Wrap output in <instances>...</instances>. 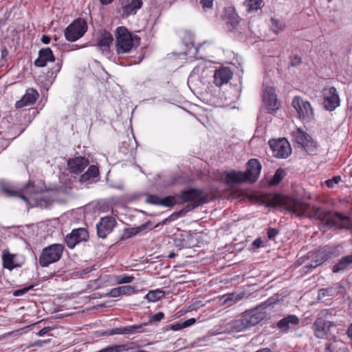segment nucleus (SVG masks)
<instances>
[{
	"instance_id": "1",
	"label": "nucleus",
	"mask_w": 352,
	"mask_h": 352,
	"mask_svg": "<svg viewBox=\"0 0 352 352\" xmlns=\"http://www.w3.org/2000/svg\"><path fill=\"white\" fill-rule=\"evenodd\" d=\"M261 164L256 159H252L248 162L247 170L244 172L231 170L225 173V182L227 184L250 182L253 183L258 179Z\"/></svg>"
},
{
	"instance_id": "2",
	"label": "nucleus",
	"mask_w": 352,
	"mask_h": 352,
	"mask_svg": "<svg viewBox=\"0 0 352 352\" xmlns=\"http://www.w3.org/2000/svg\"><path fill=\"white\" fill-rule=\"evenodd\" d=\"M140 42V37L132 34L126 28L121 26L116 29V50L118 54L129 53L136 49Z\"/></svg>"
},
{
	"instance_id": "3",
	"label": "nucleus",
	"mask_w": 352,
	"mask_h": 352,
	"mask_svg": "<svg viewBox=\"0 0 352 352\" xmlns=\"http://www.w3.org/2000/svg\"><path fill=\"white\" fill-rule=\"evenodd\" d=\"M179 197L183 202H190V204L178 212V214L187 212L203 204L208 203L210 199L208 195H206L203 190L196 188L182 191Z\"/></svg>"
},
{
	"instance_id": "4",
	"label": "nucleus",
	"mask_w": 352,
	"mask_h": 352,
	"mask_svg": "<svg viewBox=\"0 0 352 352\" xmlns=\"http://www.w3.org/2000/svg\"><path fill=\"white\" fill-rule=\"evenodd\" d=\"M266 315L263 311L255 309L245 313L240 318L232 322V329L235 332L243 331L262 321Z\"/></svg>"
},
{
	"instance_id": "5",
	"label": "nucleus",
	"mask_w": 352,
	"mask_h": 352,
	"mask_svg": "<svg viewBox=\"0 0 352 352\" xmlns=\"http://www.w3.org/2000/svg\"><path fill=\"white\" fill-rule=\"evenodd\" d=\"M277 204H283L287 211L297 217L302 216L311 208L308 204L298 199L278 195L277 196Z\"/></svg>"
},
{
	"instance_id": "6",
	"label": "nucleus",
	"mask_w": 352,
	"mask_h": 352,
	"mask_svg": "<svg viewBox=\"0 0 352 352\" xmlns=\"http://www.w3.org/2000/svg\"><path fill=\"white\" fill-rule=\"evenodd\" d=\"M64 250L61 244L54 243L44 248L39 258V264L42 267H47L50 264L58 261Z\"/></svg>"
},
{
	"instance_id": "7",
	"label": "nucleus",
	"mask_w": 352,
	"mask_h": 352,
	"mask_svg": "<svg viewBox=\"0 0 352 352\" xmlns=\"http://www.w3.org/2000/svg\"><path fill=\"white\" fill-rule=\"evenodd\" d=\"M292 104L300 120L309 122L313 119L314 109L308 101L304 100L299 96H296L294 98Z\"/></svg>"
},
{
	"instance_id": "8",
	"label": "nucleus",
	"mask_w": 352,
	"mask_h": 352,
	"mask_svg": "<svg viewBox=\"0 0 352 352\" xmlns=\"http://www.w3.org/2000/svg\"><path fill=\"white\" fill-rule=\"evenodd\" d=\"M87 29V23L84 19H76L65 29V36L69 41H76L84 35Z\"/></svg>"
},
{
	"instance_id": "9",
	"label": "nucleus",
	"mask_w": 352,
	"mask_h": 352,
	"mask_svg": "<svg viewBox=\"0 0 352 352\" xmlns=\"http://www.w3.org/2000/svg\"><path fill=\"white\" fill-rule=\"evenodd\" d=\"M273 155L277 158H286L292 153L289 142L285 139L272 140L269 142Z\"/></svg>"
},
{
	"instance_id": "10",
	"label": "nucleus",
	"mask_w": 352,
	"mask_h": 352,
	"mask_svg": "<svg viewBox=\"0 0 352 352\" xmlns=\"http://www.w3.org/2000/svg\"><path fill=\"white\" fill-rule=\"evenodd\" d=\"M263 100L265 107L269 112H275L279 109V102L276 98L275 89L272 87L265 86L264 87Z\"/></svg>"
},
{
	"instance_id": "11",
	"label": "nucleus",
	"mask_w": 352,
	"mask_h": 352,
	"mask_svg": "<svg viewBox=\"0 0 352 352\" xmlns=\"http://www.w3.org/2000/svg\"><path fill=\"white\" fill-rule=\"evenodd\" d=\"M335 326L331 321H327L322 318H317L312 325L314 336L319 339L327 338L330 328Z\"/></svg>"
},
{
	"instance_id": "12",
	"label": "nucleus",
	"mask_w": 352,
	"mask_h": 352,
	"mask_svg": "<svg viewBox=\"0 0 352 352\" xmlns=\"http://www.w3.org/2000/svg\"><path fill=\"white\" fill-rule=\"evenodd\" d=\"M323 104L329 111L334 110L340 104V98L335 87H330L324 90Z\"/></svg>"
},
{
	"instance_id": "13",
	"label": "nucleus",
	"mask_w": 352,
	"mask_h": 352,
	"mask_svg": "<svg viewBox=\"0 0 352 352\" xmlns=\"http://www.w3.org/2000/svg\"><path fill=\"white\" fill-rule=\"evenodd\" d=\"M116 224V219L112 217L107 216L101 218L100 221L96 226L98 236L104 239L113 230Z\"/></svg>"
},
{
	"instance_id": "14",
	"label": "nucleus",
	"mask_w": 352,
	"mask_h": 352,
	"mask_svg": "<svg viewBox=\"0 0 352 352\" xmlns=\"http://www.w3.org/2000/svg\"><path fill=\"white\" fill-rule=\"evenodd\" d=\"M232 71L228 67H220L214 74V84L217 87L227 84L232 77Z\"/></svg>"
},
{
	"instance_id": "15",
	"label": "nucleus",
	"mask_w": 352,
	"mask_h": 352,
	"mask_svg": "<svg viewBox=\"0 0 352 352\" xmlns=\"http://www.w3.org/2000/svg\"><path fill=\"white\" fill-rule=\"evenodd\" d=\"M316 215L318 219L324 221L327 225L335 226L337 225L336 218L342 219L343 217L340 213H332L329 211H324L320 208H316Z\"/></svg>"
},
{
	"instance_id": "16",
	"label": "nucleus",
	"mask_w": 352,
	"mask_h": 352,
	"mask_svg": "<svg viewBox=\"0 0 352 352\" xmlns=\"http://www.w3.org/2000/svg\"><path fill=\"white\" fill-rule=\"evenodd\" d=\"M89 164V160L83 157H76L68 161V168L70 172L79 174Z\"/></svg>"
},
{
	"instance_id": "17",
	"label": "nucleus",
	"mask_w": 352,
	"mask_h": 352,
	"mask_svg": "<svg viewBox=\"0 0 352 352\" xmlns=\"http://www.w3.org/2000/svg\"><path fill=\"white\" fill-rule=\"evenodd\" d=\"M38 97V92L32 88L28 89L23 98L16 101L15 107L17 109L33 104Z\"/></svg>"
},
{
	"instance_id": "18",
	"label": "nucleus",
	"mask_w": 352,
	"mask_h": 352,
	"mask_svg": "<svg viewBox=\"0 0 352 352\" xmlns=\"http://www.w3.org/2000/svg\"><path fill=\"white\" fill-rule=\"evenodd\" d=\"M144 326H146V324L114 328L108 331V335L111 336L115 334H134L135 333L144 332V330L143 329V327Z\"/></svg>"
},
{
	"instance_id": "19",
	"label": "nucleus",
	"mask_w": 352,
	"mask_h": 352,
	"mask_svg": "<svg viewBox=\"0 0 352 352\" xmlns=\"http://www.w3.org/2000/svg\"><path fill=\"white\" fill-rule=\"evenodd\" d=\"M55 58L50 48L41 49L38 52V57L34 61L36 67H45L47 62H53Z\"/></svg>"
},
{
	"instance_id": "20",
	"label": "nucleus",
	"mask_w": 352,
	"mask_h": 352,
	"mask_svg": "<svg viewBox=\"0 0 352 352\" xmlns=\"http://www.w3.org/2000/svg\"><path fill=\"white\" fill-rule=\"evenodd\" d=\"M343 286L341 283H336L335 285L319 289L318 294V299H322L327 296H335L342 293Z\"/></svg>"
},
{
	"instance_id": "21",
	"label": "nucleus",
	"mask_w": 352,
	"mask_h": 352,
	"mask_svg": "<svg viewBox=\"0 0 352 352\" xmlns=\"http://www.w3.org/2000/svg\"><path fill=\"white\" fill-rule=\"evenodd\" d=\"M298 323L299 319L296 315H289L279 320L277 327L281 331L286 333L290 329L291 325H297Z\"/></svg>"
},
{
	"instance_id": "22",
	"label": "nucleus",
	"mask_w": 352,
	"mask_h": 352,
	"mask_svg": "<svg viewBox=\"0 0 352 352\" xmlns=\"http://www.w3.org/2000/svg\"><path fill=\"white\" fill-rule=\"evenodd\" d=\"M113 41V36L109 32L104 31L100 33L98 38V45L104 52H109V47Z\"/></svg>"
},
{
	"instance_id": "23",
	"label": "nucleus",
	"mask_w": 352,
	"mask_h": 352,
	"mask_svg": "<svg viewBox=\"0 0 352 352\" xmlns=\"http://www.w3.org/2000/svg\"><path fill=\"white\" fill-rule=\"evenodd\" d=\"M311 257L314 261L309 266L311 268H315L328 258V252L324 249L318 250L312 253Z\"/></svg>"
},
{
	"instance_id": "24",
	"label": "nucleus",
	"mask_w": 352,
	"mask_h": 352,
	"mask_svg": "<svg viewBox=\"0 0 352 352\" xmlns=\"http://www.w3.org/2000/svg\"><path fill=\"white\" fill-rule=\"evenodd\" d=\"M0 190L8 197L19 196L25 201H28V198L19 190H16L9 184L1 183Z\"/></svg>"
},
{
	"instance_id": "25",
	"label": "nucleus",
	"mask_w": 352,
	"mask_h": 352,
	"mask_svg": "<svg viewBox=\"0 0 352 352\" xmlns=\"http://www.w3.org/2000/svg\"><path fill=\"white\" fill-rule=\"evenodd\" d=\"M142 6L141 0H128L126 4L124 6V14L126 16L134 14L137 10Z\"/></svg>"
},
{
	"instance_id": "26",
	"label": "nucleus",
	"mask_w": 352,
	"mask_h": 352,
	"mask_svg": "<svg viewBox=\"0 0 352 352\" xmlns=\"http://www.w3.org/2000/svg\"><path fill=\"white\" fill-rule=\"evenodd\" d=\"M350 264H352V254L342 257L339 262L333 267V272L338 273L340 271L346 270Z\"/></svg>"
},
{
	"instance_id": "27",
	"label": "nucleus",
	"mask_w": 352,
	"mask_h": 352,
	"mask_svg": "<svg viewBox=\"0 0 352 352\" xmlns=\"http://www.w3.org/2000/svg\"><path fill=\"white\" fill-rule=\"evenodd\" d=\"M294 140L299 145L302 144L309 140L310 135L300 128L296 129L292 133Z\"/></svg>"
},
{
	"instance_id": "28",
	"label": "nucleus",
	"mask_w": 352,
	"mask_h": 352,
	"mask_svg": "<svg viewBox=\"0 0 352 352\" xmlns=\"http://www.w3.org/2000/svg\"><path fill=\"white\" fill-rule=\"evenodd\" d=\"M99 175L98 167L94 165L90 166L85 173L80 177V182H85L91 178H95Z\"/></svg>"
},
{
	"instance_id": "29",
	"label": "nucleus",
	"mask_w": 352,
	"mask_h": 352,
	"mask_svg": "<svg viewBox=\"0 0 352 352\" xmlns=\"http://www.w3.org/2000/svg\"><path fill=\"white\" fill-rule=\"evenodd\" d=\"M137 347L138 344L135 342H130L124 344L111 346H110V350L111 352H123L134 349Z\"/></svg>"
},
{
	"instance_id": "30",
	"label": "nucleus",
	"mask_w": 352,
	"mask_h": 352,
	"mask_svg": "<svg viewBox=\"0 0 352 352\" xmlns=\"http://www.w3.org/2000/svg\"><path fill=\"white\" fill-rule=\"evenodd\" d=\"M72 232L75 236V241H78V243L82 241H86L89 239V233L85 228L74 229Z\"/></svg>"
},
{
	"instance_id": "31",
	"label": "nucleus",
	"mask_w": 352,
	"mask_h": 352,
	"mask_svg": "<svg viewBox=\"0 0 352 352\" xmlns=\"http://www.w3.org/2000/svg\"><path fill=\"white\" fill-rule=\"evenodd\" d=\"M165 295V292L160 289L149 291L146 295L145 298L148 302H155L162 298Z\"/></svg>"
},
{
	"instance_id": "32",
	"label": "nucleus",
	"mask_w": 352,
	"mask_h": 352,
	"mask_svg": "<svg viewBox=\"0 0 352 352\" xmlns=\"http://www.w3.org/2000/svg\"><path fill=\"white\" fill-rule=\"evenodd\" d=\"M13 258L14 255L10 254L8 250H4L2 256L3 267L10 270L13 269L14 267Z\"/></svg>"
},
{
	"instance_id": "33",
	"label": "nucleus",
	"mask_w": 352,
	"mask_h": 352,
	"mask_svg": "<svg viewBox=\"0 0 352 352\" xmlns=\"http://www.w3.org/2000/svg\"><path fill=\"white\" fill-rule=\"evenodd\" d=\"M301 146L308 154L314 155L317 152L316 144L313 141L311 136Z\"/></svg>"
},
{
	"instance_id": "34",
	"label": "nucleus",
	"mask_w": 352,
	"mask_h": 352,
	"mask_svg": "<svg viewBox=\"0 0 352 352\" xmlns=\"http://www.w3.org/2000/svg\"><path fill=\"white\" fill-rule=\"evenodd\" d=\"M286 175V172L284 169L279 168L276 170L274 175L270 182L271 186H275L279 184Z\"/></svg>"
},
{
	"instance_id": "35",
	"label": "nucleus",
	"mask_w": 352,
	"mask_h": 352,
	"mask_svg": "<svg viewBox=\"0 0 352 352\" xmlns=\"http://www.w3.org/2000/svg\"><path fill=\"white\" fill-rule=\"evenodd\" d=\"M262 3L263 0H245L244 3L248 8V11L251 12L261 8Z\"/></svg>"
},
{
	"instance_id": "36",
	"label": "nucleus",
	"mask_w": 352,
	"mask_h": 352,
	"mask_svg": "<svg viewBox=\"0 0 352 352\" xmlns=\"http://www.w3.org/2000/svg\"><path fill=\"white\" fill-rule=\"evenodd\" d=\"M146 228V224H142L140 226L136 227V228H131L129 229H127L124 232V236L126 237H131L133 236L136 235L137 234L140 233Z\"/></svg>"
},
{
	"instance_id": "37",
	"label": "nucleus",
	"mask_w": 352,
	"mask_h": 352,
	"mask_svg": "<svg viewBox=\"0 0 352 352\" xmlns=\"http://www.w3.org/2000/svg\"><path fill=\"white\" fill-rule=\"evenodd\" d=\"M114 280L117 284L130 283L134 280V277L126 274L118 275L114 276Z\"/></svg>"
},
{
	"instance_id": "38",
	"label": "nucleus",
	"mask_w": 352,
	"mask_h": 352,
	"mask_svg": "<svg viewBox=\"0 0 352 352\" xmlns=\"http://www.w3.org/2000/svg\"><path fill=\"white\" fill-rule=\"evenodd\" d=\"M177 204L176 199L174 197L168 196L161 199L159 202V205L166 206V207H173Z\"/></svg>"
},
{
	"instance_id": "39",
	"label": "nucleus",
	"mask_w": 352,
	"mask_h": 352,
	"mask_svg": "<svg viewBox=\"0 0 352 352\" xmlns=\"http://www.w3.org/2000/svg\"><path fill=\"white\" fill-rule=\"evenodd\" d=\"M76 239L75 236L73 235V233L71 232L70 234H67L65 236V241L68 246V248L72 249L75 247V245L78 243V241H75Z\"/></svg>"
},
{
	"instance_id": "40",
	"label": "nucleus",
	"mask_w": 352,
	"mask_h": 352,
	"mask_svg": "<svg viewBox=\"0 0 352 352\" xmlns=\"http://www.w3.org/2000/svg\"><path fill=\"white\" fill-rule=\"evenodd\" d=\"M120 296L122 295H130L135 292V287L131 285L120 286L118 287Z\"/></svg>"
},
{
	"instance_id": "41",
	"label": "nucleus",
	"mask_w": 352,
	"mask_h": 352,
	"mask_svg": "<svg viewBox=\"0 0 352 352\" xmlns=\"http://www.w3.org/2000/svg\"><path fill=\"white\" fill-rule=\"evenodd\" d=\"M272 25L271 29L274 32L278 34L280 31H281L283 28L282 23L277 19H271Z\"/></svg>"
},
{
	"instance_id": "42",
	"label": "nucleus",
	"mask_w": 352,
	"mask_h": 352,
	"mask_svg": "<svg viewBox=\"0 0 352 352\" xmlns=\"http://www.w3.org/2000/svg\"><path fill=\"white\" fill-rule=\"evenodd\" d=\"M341 181V177L339 175L334 176L332 179L325 181V184L329 188H333L335 184H338Z\"/></svg>"
},
{
	"instance_id": "43",
	"label": "nucleus",
	"mask_w": 352,
	"mask_h": 352,
	"mask_svg": "<svg viewBox=\"0 0 352 352\" xmlns=\"http://www.w3.org/2000/svg\"><path fill=\"white\" fill-rule=\"evenodd\" d=\"M104 296L111 298L120 296V293L118 287L111 289L109 293L105 294Z\"/></svg>"
},
{
	"instance_id": "44",
	"label": "nucleus",
	"mask_w": 352,
	"mask_h": 352,
	"mask_svg": "<svg viewBox=\"0 0 352 352\" xmlns=\"http://www.w3.org/2000/svg\"><path fill=\"white\" fill-rule=\"evenodd\" d=\"M164 318L163 312H158L150 318V322H159Z\"/></svg>"
},
{
	"instance_id": "45",
	"label": "nucleus",
	"mask_w": 352,
	"mask_h": 352,
	"mask_svg": "<svg viewBox=\"0 0 352 352\" xmlns=\"http://www.w3.org/2000/svg\"><path fill=\"white\" fill-rule=\"evenodd\" d=\"M160 200L161 199L160 197L155 195H149L147 197V201L155 205H159Z\"/></svg>"
},
{
	"instance_id": "46",
	"label": "nucleus",
	"mask_w": 352,
	"mask_h": 352,
	"mask_svg": "<svg viewBox=\"0 0 352 352\" xmlns=\"http://www.w3.org/2000/svg\"><path fill=\"white\" fill-rule=\"evenodd\" d=\"M214 0H200L204 9L212 8Z\"/></svg>"
},
{
	"instance_id": "47",
	"label": "nucleus",
	"mask_w": 352,
	"mask_h": 352,
	"mask_svg": "<svg viewBox=\"0 0 352 352\" xmlns=\"http://www.w3.org/2000/svg\"><path fill=\"white\" fill-rule=\"evenodd\" d=\"M278 233V231L276 229L269 228L267 230V236L270 239H274Z\"/></svg>"
},
{
	"instance_id": "48",
	"label": "nucleus",
	"mask_w": 352,
	"mask_h": 352,
	"mask_svg": "<svg viewBox=\"0 0 352 352\" xmlns=\"http://www.w3.org/2000/svg\"><path fill=\"white\" fill-rule=\"evenodd\" d=\"M30 287H25L21 289L16 290L14 292V296H20L30 290Z\"/></svg>"
},
{
	"instance_id": "49",
	"label": "nucleus",
	"mask_w": 352,
	"mask_h": 352,
	"mask_svg": "<svg viewBox=\"0 0 352 352\" xmlns=\"http://www.w3.org/2000/svg\"><path fill=\"white\" fill-rule=\"evenodd\" d=\"M170 329L173 331H179L184 329V327L182 326V323L177 322L170 324Z\"/></svg>"
},
{
	"instance_id": "50",
	"label": "nucleus",
	"mask_w": 352,
	"mask_h": 352,
	"mask_svg": "<svg viewBox=\"0 0 352 352\" xmlns=\"http://www.w3.org/2000/svg\"><path fill=\"white\" fill-rule=\"evenodd\" d=\"M300 63H301V60H300V57H298L297 56H294L291 58V65L292 66L298 65Z\"/></svg>"
},
{
	"instance_id": "51",
	"label": "nucleus",
	"mask_w": 352,
	"mask_h": 352,
	"mask_svg": "<svg viewBox=\"0 0 352 352\" xmlns=\"http://www.w3.org/2000/svg\"><path fill=\"white\" fill-rule=\"evenodd\" d=\"M196 322V320L195 318H190L185 322H182V326L184 328H186L188 327L191 326Z\"/></svg>"
},
{
	"instance_id": "52",
	"label": "nucleus",
	"mask_w": 352,
	"mask_h": 352,
	"mask_svg": "<svg viewBox=\"0 0 352 352\" xmlns=\"http://www.w3.org/2000/svg\"><path fill=\"white\" fill-rule=\"evenodd\" d=\"M180 214H178V212H177V213H175V214H171L170 216H169L168 218H166V219H164L161 223H160L157 225V226H160V225H164V224H166L167 221H172V220H173V217L174 216H175V217H178V216H179Z\"/></svg>"
},
{
	"instance_id": "53",
	"label": "nucleus",
	"mask_w": 352,
	"mask_h": 352,
	"mask_svg": "<svg viewBox=\"0 0 352 352\" xmlns=\"http://www.w3.org/2000/svg\"><path fill=\"white\" fill-rule=\"evenodd\" d=\"M51 329H52V328L50 327H45L38 332V336L40 337L43 336L45 334H47L49 331H50Z\"/></svg>"
},
{
	"instance_id": "54",
	"label": "nucleus",
	"mask_w": 352,
	"mask_h": 352,
	"mask_svg": "<svg viewBox=\"0 0 352 352\" xmlns=\"http://www.w3.org/2000/svg\"><path fill=\"white\" fill-rule=\"evenodd\" d=\"M236 296V294H234V293L229 294L225 296L224 297H226V298L224 300V302H227L228 301H232V300H234L235 301Z\"/></svg>"
},
{
	"instance_id": "55",
	"label": "nucleus",
	"mask_w": 352,
	"mask_h": 352,
	"mask_svg": "<svg viewBox=\"0 0 352 352\" xmlns=\"http://www.w3.org/2000/svg\"><path fill=\"white\" fill-rule=\"evenodd\" d=\"M32 186H30V184H28L24 189L25 192L28 194H32V192H34V190L33 189Z\"/></svg>"
},
{
	"instance_id": "56",
	"label": "nucleus",
	"mask_w": 352,
	"mask_h": 352,
	"mask_svg": "<svg viewBox=\"0 0 352 352\" xmlns=\"http://www.w3.org/2000/svg\"><path fill=\"white\" fill-rule=\"evenodd\" d=\"M41 41L45 44H48L50 42V37L46 35H43Z\"/></svg>"
},
{
	"instance_id": "57",
	"label": "nucleus",
	"mask_w": 352,
	"mask_h": 352,
	"mask_svg": "<svg viewBox=\"0 0 352 352\" xmlns=\"http://www.w3.org/2000/svg\"><path fill=\"white\" fill-rule=\"evenodd\" d=\"M346 334L350 339H352V323L349 325Z\"/></svg>"
},
{
	"instance_id": "58",
	"label": "nucleus",
	"mask_w": 352,
	"mask_h": 352,
	"mask_svg": "<svg viewBox=\"0 0 352 352\" xmlns=\"http://www.w3.org/2000/svg\"><path fill=\"white\" fill-rule=\"evenodd\" d=\"M255 352H272L270 348H263Z\"/></svg>"
},
{
	"instance_id": "59",
	"label": "nucleus",
	"mask_w": 352,
	"mask_h": 352,
	"mask_svg": "<svg viewBox=\"0 0 352 352\" xmlns=\"http://www.w3.org/2000/svg\"><path fill=\"white\" fill-rule=\"evenodd\" d=\"M243 296H244V294H241V293L236 294V298H235V301L241 300L243 297Z\"/></svg>"
},
{
	"instance_id": "60",
	"label": "nucleus",
	"mask_w": 352,
	"mask_h": 352,
	"mask_svg": "<svg viewBox=\"0 0 352 352\" xmlns=\"http://www.w3.org/2000/svg\"><path fill=\"white\" fill-rule=\"evenodd\" d=\"M239 22L238 21V17L236 16H233L232 18V21L231 23L234 24V23H237Z\"/></svg>"
},
{
	"instance_id": "61",
	"label": "nucleus",
	"mask_w": 352,
	"mask_h": 352,
	"mask_svg": "<svg viewBox=\"0 0 352 352\" xmlns=\"http://www.w3.org/2000/svg\"><path fill=\"white\" fill-rule=\"evenodd\" d=\"M102 4H108L113 1V0H100Z\"/></svg>"
},
{
	"instance_id": "62",
	"label": "nucleus",
	"mask_w": 352,
	"mask_h": 352,
	"mask_svg": "<svg viewBox=\"0 0 352 352\" xmlns=\"http://www.w3.org/2000/svg\"><path fill=\"white\" fill-rule=\"evenodd\" d=\"M261 241L259 240H256L254 242V245H255L256 248L260 247Z\"/></svg>"
},
{
	"instance_id": "63",
	"label": "nucleus",
	"mask_w": 352,
	"mask_h": 352,
	"mask_svg": "<svg viewBox=\"0 0 352 352\" xmlns=\"http://www.w3.org/2000/svg\"><path fill=\"white\" fill-rule=\"evenodd\" d=\"M175 254L174 252H170L169 254H168V258H174L175 256Z\"/></svg>"
},
{
	"instance_id": "64",
	"label": "nucleus",
	"mask_w": 352,
	"mask_h": 352,
	"mask_svg": "<svg viewBox=\"0 0 352 352\" xmlns=\"http://www.w3.org/2000/svg\"><path fill=\"white\" fill-rule=\"evenodd\" d=\"M329 2H330L331 0H327Z\"/></svg>"
}]
</instances>
